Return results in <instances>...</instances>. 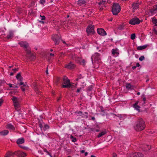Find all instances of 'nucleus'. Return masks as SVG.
Returning <instances> with one entry per match:
<instances>
[{
  "instance_id": "nucleus-1",
  "label": "nucleus",
  "mask_w": 157,
  "mask_h": 157,
  "mask_svg": "<svg viewBox=\"0 0 157 157\" xmlns=\"http://www.w3.org/2000/svg\"><path fill=\"white\" fill-rule=\"evenodd\" d=\"M146 125L144 121L141 118H139L134 126L135 130L137 131L143 130L145 128Z\"/></svg>"
},
{
  "instance_id": "nucleus-2",
  "label": "nucleus",
  "mask_w": 157,
  "mask_h": 157,
  "mask_svg": "<svg viewBox=\"0 0 157 157\" xmlns=\"http://www.w3.org/2000/svg\"><path fill=\"white\" fill-rule=\"evenodd\" d=\"M74 85L70 82V80L66 76H64L62 78V88H69L73 87Z\"/></svg>"
},
{
  "instance_id": "nucleus-3",
  "label": "nucleus",
  "mask_w": 157,
  "mask_h": 157,
  "mask_svg": "<svg viewBox=\"0 0 157 157\" xmlns=\"http://www.w3.org/2000/svg\"><path fill=\"white\" fill-rule=\"evenodd\" d=\"M121 6L118 3H113V5L112 12L114 15H117L120 11Z\"/></svg>"
},
{
  "instance_id": "nucleus-4",
  "label": "nucleus",
  "mask_w": 157,
  "mask_h": 157,
  "mask_svg": "<svg viewBox=\"0 0 157 157\" xmlns=\"http://www.w3.org/2000/svg\"><path fill=\"white\" fill-rule=\"evenodd\" d=\"M18 44L21 47H23L25 49L27 54H29L31 53V51L29 47V44L26 41H21L19 42Z\"/></svg>"
},
{
  "instance_id": "nucleus-5",
  "label": "nucleus",
  "mask_w": 157,
  "mask_h": 157,
  "mask_svg": "<svg viewBox=\"0 0 157 157\" xmlns=\"http://www.w3.org/2000/svg\"><path fill=\"white\" fill-rule=\"evenodd\" d=\"M91 59L92 62H93V60H94V63H99L101 62L100 54L98 53H95L91 57Z\"/></svg>"
},
{
  "instance_id": "nucleus-6",
  "label": "nucleus",
  "mask_w": 157,
  "mask_h": 157,
  "mask_svg": "<svg viewBox=\"0 0 157 157\" xmlns=\"http://www.w3.org/2000/svg\"><path fill=\"white\" fill-rule=\"evenodd\" d=\"M52 38L54 41L55 44L58 45L60 42L61 37L60 35L55 34L52 36Z\"/></svg>"
},
{
  "instance_id": "nucleus-7",
  "label": "nucleus",
  "mask_w": 157,
  "mask_h": 157,
  "mask_svg": "<svg viewBox=\"0 0 157 157\" xmlns=\"http://www.w3.org/2000/svg\"><path fill=\"white\" fill-rule=\"evenodd\" d=\"M86 31L88 35L93 34L94 32V26L92 25L88 26L87 27Z\"/></svg>"
},
{
  "instance_id": "nucleus-8",
  "label": "nucleus",
  "mask_w": 157,
  "mask_h": 157,
  "mask_svg": "<svg viewBox=\"0 0 157 157\" xmlns=\"http://www.w3.org/2000/svg\"><path fill=\"white\" fill-rule=\"evenodd\" d=\"M15 155L18 157H25L26 156V154L20 151H15L14 152Z\"/></svg>"
},
{
  "instance_id": "nucleus-9",
  "label": "nucleus",
  "mask_w": 157,
  "mask_h": 157,
  "mask_svg": "<svg viewBox=\"0 0 157 157\" xmlns=\"http://www.w3.org/2000/svg\"><path fill=\"white\" fill-rule=\"evenodd\" d=\"M97 32L100 35L104 36L106 35V33L104 30L102 28L98 29Z\"/></svg>"
},
{
  "instance_id": "nucleus-10",
  "label": "nucleus",
  "mask_w": 157,
  "mask_h": 157,
  "mask_svg": "<svg viewBox=\"0 0 157 157\" xmlns=\"http://www.w3.org/2000/svg\"><path fill=\"white\" fill-rule=\"evenodd\" d=\"M150 12L151 15H153L157 13V5L155 6L153 8L150 10Z\"/></svg>"
},
{
  "instance_id": "nucleus-11",
  "label": "nucleus",
  "mask_w": 157,
  "mask_h": 157,
  "mask_svg": "<svg viewBox=\"0 0 157 157\" xmlns=\"http://www.w3.org/2000/svg\"><path fill=\"white\" fill-rule=\"evenodd\" d=\"M14 152L8 151L5 154L4 157H14Z\"/></svg>"
},
{
  "instance_id": "nucleus-12",
  "label": "nucleus",
  "mask_w": 157,
  "mask_h": 157,
  "mask_svg": "<svg viewBox=\"0 0 157 157\" xmlns=\"http://www.w3.org/2000/svg\"><path fill=\"white\" fill-rule=\"evenodd\" d=\"M143 20H130L129 23L132 25H135L142 22Z\"/></svg>"
},
{
  "instance_id": "nucleus-13",
  "label": "nucleus",
  "mask_w": 157,
  "mask_h": 157,
  "mask_svg": "<svg viewBox=\"0 0 157 157\" xmlns=\"http://www.w3.org/2000/svg\"><path fill=\"white\" fill-rule=\"evenodd\" d=\"M73 58L78 63H80L81 62L82 59L81 57H78L75 54L73 56Z\"/></svg>"
},
{
  "instance_id": "nucleus-14",
  "label": "nucleus",
  "mask_w": 157,
  "mask_h": 157,
  "mask_svg": "<svg viewBox=\"0 0 157 157\" xmlns=\"http://www.w3.org/2000/svg\"><path fill=\"white\" fill-rule=\"evenodd\" d=\"M143 155L140 153H136L131 155L128 157H143Z\"/></svg>"
},
{
  "instance_id": "nucleus-15",
  "label": "nucleus",
  "mask_w": 157,
  "mask_h": 157,
  "mask_svg": "<svg viewBox=\"0 0 157 157\" xmlns=\"http://www.w3.org/2000/svg\"><path fill=\"white\" fill-rule=\"evenodd\" d=\"M139 4L138 3H133L132 5V9L133 12H134L135 10L138 8Z\"/></svg>"
},
{
  "instance_id": "nucleus-16",
  "label": "nucleus",
  "mask_w": 157,
  "mask_h": 157,
  "mask_svg": "<svg viewBox=\"0 0 157 157\" xmlns=\"http://www.w3.org/2000/svg\"><path fill=\"white\" fill-rule=\"evenodd\" d=\"M75 65L71 63H70L68 64L65 65V67L68 69H72L75 68Z\"/></svg>"
},
{
  "instance_id": "nucleus-17",
  "label": "nucleus",
  "mask_w": 157,
  "mask_h": 157,
  "mask_svg": "<svg viewBox=\"0 0 157 157\" xmlns=\"http://www.w3.org/2000/svg\"><path fill=\"white\" fill-rule=\"evenodd\" d=\"M6 128L7 129L12 130H14L15 129V128L13 125L9 124H7L6 125Z\"/></svg>"
},
{
  "instance_id": "nucleus-18",
  "label": "nucleus",
  "mask_w": 157,
  "mask_h": 157,
  "mask_svg": "<svg viewBox=\"0 0 157 157\" xmlns=\"http://www.w3.org/2000/svg\"><path fill=\"white\" fill-rule=\"evenodd\" d=\"M16 142L19 145L23 144L25 142V140L23 138H21L17 139Z\"/></svg>"
},
{
  "instance_id": "nucleus-19",
  "label": "nucleus",
  "mask_w": 157,
  "mask_h": 157,
  "mask_svg": "<svg viewBox=\"0 0 157 157\" xmlns=\"http://www.w3.org/2000/svg\"><path fill=\"white\" fill-rule=\"evenodd\" d=\"M139 101H136L135 103L133 105V107L138 111H140V107L138 105Z\"/></svg>"
},
{
  "instance_id": "nucleus-20",
  "label": "nucleus",
  "mask_w": 157,
  "mask_h": 157,
  "mask_svg": "<svg viewBox=\"0 0 157 157\" xmlns=\"http://www.w3.org/2000/svg\"><path fill=\"white\" fill-rule=\"evenodd\" d=\"M112 54L113 55H116L118 56L119 54V52L117 48H116L115 49H113L112 50Z\"/></svg>"
},
{
  "instance_id": "nucleus-21",
  "label": "nucleus",
  "mask_w": 157,
  "mask_h": 157,
  "mask_svg": "<svg viewBox=\"0 0 157 157\" xmlns=\"http://www.w3.org/2000/svg\"><path fill=\"white\" fill-rule=\"evenodd\" d=\"M125 25V24H124V23H122L121 24H120L118 26L117 28L119 30H122L124 29V26Z\"/></svg>"
},
{
  "instance_id": "nucleus-22",
  "label": "nucleus",
  "mask_w": 157,
  "mask_h": 157,
  "mask_svg": "<svg viewBox=\"0 0 157 157\" xmlns=\"http://www.w3.org/2000/svg\"><path fill=\"white\" fill-rule=\"evenodd\" d=\"M86 3V2L84 0H78V4L79 6L85 5Z\"/></svg>"
},
{
  "instance_id": "nucleus-23",
  "label": "nucleus",
  "mask_w": 157,
  "mask_h": 157,
  "mask_svg": "<svg viewBox=\"0 0 157 157\" xmlns=\"http://www.w3.org/2000/svg\"><path fill=\"white\" fill-rule=\"evenodd\" d=\"M8 131L7 130H5L0 132V135L5 136L8 134Z\"/></svg>"
},
{
  "instance_id": "nucleus-24",
  "label": "nucleus",
  "mask_w": 157,
  "mask_h": 157,
  "mask_svg": "<svg viewBox=\"0 0 157 157\" xmlns=\"http://www.w3.org/2000/svg\"><path fill=\"white\" fill-rule=\"evenodd\" d=\"M16 78L20 81L22 80L23 78L21 77L20 73L17 74L16 76Z\"/></svg>"
},
{
  "instance_id": "nucleus-25",
  "label": "nucleus",
  "mask_w": 157,
  "mask_h": 157,
  "mask_svg": "<svg viewBox=\"0 0 157 157\" xmlns=\"http://www.w3.org/2000/svg\"><path fill=\"white\" fill-rule=\"evenodd\" d=\"M133 86L131 85L130 83H127L126 85V88L128 90L129 89L132 90L133 89Z\"/></svg>"
},
{
  "instance_id": "nucleus-26",
  "label": "nucleus",
  "mask_w": 157,
  "mask_h": 157,
  "mask_svg": "<svg viewBox=\"0 0 157 157\" xmlns=\"http://www.w3.org/2000/svg\"><path fill=\"white\" fill-rule=\"evenodd\" d=\"M12 100L13 101V104H16V103H17V102H19V99L15 97H13L12 98Z\"/></svg>"
},
{
  "instance_id": "nucleus-27",
  "label": "nucleus",
  "mask_w": 157,
  "mask_h": 157,
  "mask_svg": "<svg viewBox=\"0 0 157 157\" xmlns=\"http://www.w3.org/2000/svg\"><path fill=\"white\" fill-rule=\"evenodd\" d=\"M106 133V132L105 131H103L101 133H99L97 136L99 138L105 134Z\"/></svg>"
},
{
  "instance_id": "nucleus-28",
  "label": "nucleus",
  "mask_w": 157,
  "mask_h": 157,
  "mask_svg": "<svg viewBox=\"0 0 157 157\" xmlns=\"http://www.w3.org/2000/svg\"><path fill=\"white\" fill-rule=\"evenodd\" d=\"M147 47V45H144L142 46H140L138 47L137 48V49L138 50H142L146 48Z\"/></svg>"
},
{
  "instance_id": "nucleus-29",
  "label": "nucleus",
  "mask_w": 157,
  "mask_h": 157,
  "mask_svg": "<svg viewBox=\"0 0 157 157\" xmlns=\"http://www.w3.org/2000/svg\"><path fill=\"white\" fill-rule=\"evenodd\" d=\"M13 33L11 32H10L9 33V34L7 35L6 37L8 39H10L12 38L13 37Z\"/></svg>"
},
{
  "instance_id": "nucleus-30",
  "label": "nucleus",
  "mask_w": 157,
  "mask_h": 157,
  "mask_svg": "<svg viewBox=\"0 0 157 157\" xmlns=\"http://www.w3.org/2000/svg\"><path fill=\"white\" fill-rule=\"evenodd\" d=\"M141 98L144 101L142 104V105H143L146 103V98L144 94L142 95Z\"/></svg>"
},
{
  "instance_id": "nucleus-31",
  "label": "nucleus",
  "mask_w": 157,
  "mask_h": 157,
  "mask_svg": "<svg viewBox=\"0 0 157 157\" xmlns=\"http://www.w3.org/2000/svg\"><path fill=\"white\" fill-rule=\"evenodd\" d=\"M13 105L15 108V109L18 111L17 109L18 108L20 107V104L19 101Z\"/></svg>"
},
{
  "instance_id": "nucleus-32",
  "label": "nucleus",
  "mask_w": 157,
  "mask_h": 157,
  "mask_svg": "<svg viewBox=\"0 0 157 157\" xmlns=\"http://www.w3.org/2000/svg\"><path fill=\"white\" fill-rule=\"evenodd\" d=\"M107 2H106V1H103L102 0V1H101L98 4L99 5V6H104L105 5V3H106Z\"/></svg>"
},
{
  "instance_id": "nucleus-33",
  "label": "nucleus",
  "mask_w": 157,
  "mask_h": 157,
  "mask_svg": "<svg viewBox=\"0 0 157 157\" xmlns=\"http://www.w3.org/2000/svg\"><path fill=\"white\" fill-rule=\"evenodd\" d=\"M70 138L71 139H72V141L73 142H75L77 141V139L75 137L72 135L71 136H70Z\"/></svg>"
},
{
  "instance_id": "nucleus-34",
  "label": "nucleus",
  "mask_w": 157,
  "mask_h": 157,
  "mask_svg": "<svg viewBox=\"0 0 157 157\" xmlns=\"http://www.w3.org/2000/svg\"><path fill=\"white\" fill-rule=\"evenodd\" d=\"M49 128V126L47 124H44L43 127V129L45 131Z\"/></svg>"
},
{
  "instance_id": "nucleus-35",
  "label": "nucleus",
  "mask_w": 157,
  "mask_h": 157,
  "mask_svg": "<svg viewBox=\"0 0 157 157\" xmlns=\"http://www.w3.org/2000/svg\"><path fill=\"white\" fill-rule=\"evenodd\" d=\"M83 77L82 75L80 74L78 75V77L76 78V80L78 81L79 79L82 78Z\"/></svg>"
},
{
  "instance_id": "nucleus-36",
  "label": "nucleus",
  "mask_w": 157,
  "mask_h": 157,
  "mask_svg": "<svg viewBox=\"0 0 157 157\" xmlns=\"http://www.w3.org/2000/svg\"><path fill=\"white\" fill-rule=\"evenodd\" d=\"M136 37L135 34L133 33L131 34V38L132 40H134L135 39Z\"/></svg>"
},
{
  "instance_id": "nucleus-37",
  "label": "nucleus",
  "mask_w": 157,
  "mask_h": 157,
  "mask_svg": "<svg viewBox=\"0 0 157 157\" xmlns=\"http://www.w3.org/2000/svg\"><path fill=\"white\" fill-rule=\"evenodd\" d=\"M80 64L84 66L85 65V61L84 59H82V61H81Z\"/></svg>"
},
{
  "instance_id": "nucleus-38",
  "label": "nucleus",
  "mask_w": 157,
  "mask_h": 157,
  "mask_svg": "<svg viewBox=\"0 0 157 157\" xmlns=\"http://www.w3.org/2000/svg\"><path fill=\"white\" fill-rule=\"evenodd\" d=\"M152 23L154 24V26L157 25V20H152Z\"/></svg>"
},
{
  "instance_id": "nucleus-39",
  "label": "nucleus",
  "mask_w": 157,
  "mask_h": 157,
  "mask_svg": "<svg viewBox=\"0 0 157 157\" xmlns=\"http://www.w3.org/2000/svg\"><path fill=\"white\" fill-rule=\"evenodd\" d=\"M144 57L143 56H141L139 58V60L140 61H142L144 59Z\"/></svg>"
},
{
  "instance_id": "nucleus-40",
  "label": "nucleus",
  "mask_w": 157,
  "mask_h": 157,
  "mask_svg": "<svg viewBox=\"0 0 157 157\" xmlns=\"http://www.w3.org/2000/svg\"><path fill=\"white\" fill-rule=\"evenodd\" d=\"M60 80V78L59 77H57L56 78V84L57 85L58 83V82Z\"/></svg>"
},
{
  "instance_id": "nucleus-41",
  "label": "nucleus",
  "mask_w": 157,
  "mask_h": 157,
  "mask_svg": "<svg viewBox=\"0 0 157 157\" xmlns=\"http://www.w3.org/2000/svg\"><path fill=\"white\" fill-rule=\"evenodd\" d=\"M44 152H46L47 154H48V155H50L51 157H52V156L51 155V154L47 150V149H44Z\"/></svg>"
},
{
  "instance_id": "nucleus-42",
  "label": "nucleus",
  "mask_w": 157,
  "mask_h": 157,
  "mask_svg": "<svg viewBox=\"0 0 157 157\" xmlns=\"http://www.w3.org/2000/svg\"><path fill=\"white\" fill-rule=\"evenodd\" d=\"M3 102H4V101H3V99L2 98H0V107L2 106Z\"/></svg>"
},
{
  "instance_id": "nucleus-43",
  "label": "nucleus",
  "mask_w": 157,
  "mask_h": 157,
  "mask_svg": "<svg viewBox=\"0 0 157 157\" xmlns=\"http://www.w3.org/2000/svg\"><path fill=\"white\" fill-rule=\"evenodd\" d=\"M19 146L21 148H22V149H24V150L26 149H27V147H26L25 146H22L21 145H19Z\"/></svg>"
},
{
  "instance_id": "nucleus-44",
  "label": "nucleus",
  "mask_w": 157,
  "mask_h": 157,
  "mask_svg": "<svg viewBox=\"0 0 157 157\" xmlns=\"http://www.w3.org/2000/svg\"><path fill=\"white\" fill-rule=\"evenodd\" d=\"M153 31L154 32L155 34L157 35V30H156L155 28L154 27Z\"/></svg>"
},
{
  "instance_id": "nucleus-45",
  "label": "nucleus",
  "mask_w": 157,
  "mask_h": 157,
  "mask_svg": "<svg viewBox=\"0 0 157 157\" xmlns=\"http://www.w3.org/2000/svg\"><path fill=\"white\" fill-rule=\"evenodd\" d=\"M25 85H24L23 86H21V88L23 91H24L25 90Z\"/></svg>"
},
{
  "instance_id": "nucleus-46",
  "label": "nucleus",
  "mask_w": 157,
  "mask_h": 157,
  "mask_svg": "<svg viewBox=\"0 0 157 157\" xmlns=\"http://www.w3.org/2000/svg\"><path fill=\"white\" fill-rule=\"evenodd\" d=\"M75 113H78L80 116L81 115H82V112L81 111H79L78 112L77 111L76 112H75Z\"/></svg>"
},
{
  "instance_id": "nucleus-47",
  "label": "nucleus",
  "mask_w": 157,
  "mask_h": 157,
  "mask_svg": "<svg viewBox=\"0 0 157 157\" xmlns=\"http://www.w3.org/2000/svg\"><path fill=\"white\" fill-rule=\"evenodd\" d=\"M39 22L40 23H41L43 24H44V23H46V21H45V20H44V21H41V20H39Z\"/></svg>"
},
{
  "instance_id": "nucleus-48",
  "label": "nucleus",
  "mask_w": 157,
  "mask_h": 157,
  "mask_svg": "<svg viewBox=\"0 0 157 157\" xmlns=\"http://www.w3.org/2000/svg\"><path fill=\"white\" fill-rule=\"evenodd\" d=\"M18 68H15L14 69H13L12 70L13 71L14 73H15V72H16V71H18Z\"/></svg>"
},
{
  "instance_id": "nucleus-49",
  "label": "nucleus",
  "mask_w": 157,
  "mask_h": 157,
  "mask_svg": "<svg viewBox=\"0 0 157 157\" xmlns=\"http://www.w3.org/2000/svg\"><path fill=\"white\" fill-rule=\"evenodd\" d=\"M40 2L41 4H43L45 2V0H40Z\"/></svg>"
},
{
  "instance_id": "nucleus-50",
  "label": "nucleus",
  "mask_w": 157,
  "mask_h": 157,
  "mask_svg": "<svg viewBox=\"0 0 157 157\" xmlns=\"http://www.w3.org/2000/svg\"><path fill=\"white\" fill-rule=\"evenodd\" d=\"M40 16L42 17V18H41V20H45L46 17H45L44 16H42L41 15H40Z\"/></svg>"
},
{
  "instance_id": "nucleus-51",
  "label": "nucleus",
  "mask_w": 157,
  "mask_h": 157,
  "mask_svg": "<svg viewBox=\"0 0 157 157\" xmlns=\"http://www.w3.org/2000/svg\"><path fill=\"white\" fill-rule=\"evenodd\" d=\"M100 109H101V112H104V110L103 109V107L101 106L100 107Z\"/></svg>"
},
{
  "instance_id": "nucleus-52",
  "label": "nucleus",
  "mask_w": 157,
  "mask_h": 157,
  "mask_svg": "<svg viewBox=\"0 0 157 157\" xmlns=\"http://www.w3.org/2000/svg\"><path fill=\"white\" fill-rule=\"evenodd\" d=\"M131 20H139V19L136 17H134L133 18L131 19Z\"/></svg>"
},
{
  "instance_id": "nucleus-53",
  "label": "nucleus",
  "mask_w": 157,
  "mask_h": 157,
  "mask_svg": "<svg viewBox=\"0 0 157 157\" xmlns=\"http://www.w3.org/2000/svg\"><path fill=\"white\" fill-rule=\"evenodd\" d=\"M113 157H117L116 154L115 153H113Z\"/></svg>"
},
{
  "instance_id": "nucleus-54",
  "label": "nucleus",
  "mask_w": 157,
  "mask_h": 157,
  "mask_svg": "<svg viewBox=\"0 0 157 157\" xmlns=\"http://www.w3.org/2000/svg\"><path fill=\"white\" fill-rule=\"evenodd\" d=\"M39 127L42 130V124L40 123H39Z\"/></svg>"
},
{
  "instance_id": "nucleus-55",
  "label": "nucleus",
  "mask_w": 157,
  "mask_h": 157,
  "mask_svg": "<svg viewBox=\"0 0 157 157\" xmlns=\"http://www.w3.org/2000/svg\"><path fill=\"white\" fill-rule=\"evenodd\" d=\"M92 88L91 87H90L88 88V90L89 91H91L92 90Z\"/></svg>"
},
{
  "instance_id": "nucleus-56",
  "label": "nucleus",
  "mask_w": 157,
  "mask_h": 157,
  "mask_svg": "<svg viewBox=\"0 0 157 157\" xmlns=\"http://www.w3.org/2000/svg\"><path fill=\"white\" fill-rule=\"evenodd\" d=\"M81 88H80V89H78L77 90V93H78L80 91V90H81Z\"/></svg>"
},
{
  "instance_id": "nucleus-57",
  "label": "nucleus",
  "mask_w": 157,
  "mask_h": 157,
  "mask_svg": "<svg viewBox=\"0 0 157 157\" xmlns=\"http://www.w3.org/2000/svg\"><path fill=\"white\" fill-rule=\"evenodd\" d=\"M136 65V67H139L140 66V64L138 63H137Z\"/></svg>"
},
{
  "instance_id": "nucleus-58",
  "label": "nucleus",
  "mask_w": 157,
  "mask_h": 157,
  "mask_svg": "<svg viewBox=\"0 0 157 157\" xmlns=\"http://www.w3.org/2000/svg\"><path fill=\"white\" fill-rule=\"evenodd\" d=\"M136 66H134L132 67V68L133 69H135V68H136Z\"/></svg>"
},
{
  "instance_id": "nucleus-59",
  "label": "nucleus",
  "mask_w": 157,
  "mask_h": 157,
  "mask_svg": "<svg viewBox=\"0 0 157 157\" xmlns=\"http://www.w3.org/2000/svg\"><path fill=\"white\" fill-rule=\"evenodd\" d=\"M61 99V97H60L59 98H58L57 99V101H59V100H60Z\"/></svg>"
},
{
  "instance_id": "nucleus-60",
  "label": "nucleus",
  "mask_w": 157,
  "mask_h": 157,
  "mask_svg": "<svg viewBox=\"0 0 157 157\" xmlns=\"http://www.w3.org/2000/svg\"><path fill=\"white\" fill-rule=\"evenodd\" d=\"M50 55L51 56H54V54L52 53H50Z\"/></svg>"
},
{
  "instance_id": "nucleus-61",
  "label": "nucleus",
  "mask_w": 157,
  "mask_h": 157,
  "mask_svg": "<svg viewBox=\"0 0 157 157\" xmlns=\"http://www.w3.org/2000/svg\"><path fill=\"white\" fill-rule=\"evenodd\" d=\"M23 84H24L23 82H20L19 83V85H23Z\"/></svg>"
},
{
  "instance_id": "nucleus-62",
  "label": "nucleus",
  "mask_w": 157,
  "mask_h": 157,
  "mask_svg": "<svg viewBox=\"0 0 157 157\" xmlns=\"http://www.w3.org/2000/svg\"><path fill=\"white\" fill-rule=\"evenodd\" d=\"M81 152L82 153H83L85 152V151L84 150H82L81 151Z\"/></svg>"
},
{
  "instance_id": "nucleus-63",
  "label": "nucleus",
  "mask_w": 157,
  "mask_h": 157,
  "mask_svg": "<svg viewBox=\"0 0 157 157\" xmlns=\"http://www.w3.org/2000/svg\"><path fill=\"white\" fill-rule=\"evenodd\" d=\"M84 117V118H88V116L87 115H84L83 117Z\"/></svg>"
},
{
  "instance_id": "nucleus-64",
  "label": "nucleus",
  "mask_w": 157,
  "mask_h": 157,
  "mask_svg": "<svg viewBox=\"0 0 157 157\" xmlns=\"http://www.w3.org/2000/svg\"><path fill=\"white\" fill-rule=\"evenodd\" d=\"M84 155L85 156H87V155H88V153L87 152H85Z\"/></svg>"
}]
</instances>
